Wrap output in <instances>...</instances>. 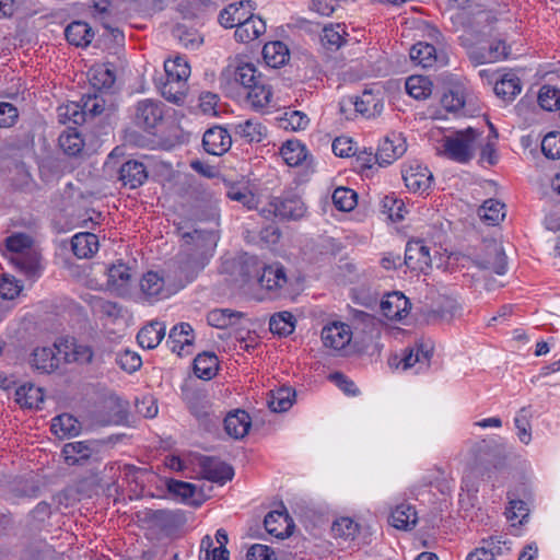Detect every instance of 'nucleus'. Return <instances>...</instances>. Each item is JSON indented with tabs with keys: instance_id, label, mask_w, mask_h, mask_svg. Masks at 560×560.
<instances>
[{
	"instance_id": "27",
	"label": "nucleus",
	"mask_w": 560,
	"mask_h": 560,
	"mask_svg": "<svg viewBox=\"0 0 560 560\" xmlns=\"http://www.w3.org/2000/svg\"><path fill=\"white\" fill-rule=\"evenodd\" d=\"M164 279L155 271L145 272L140 280V292L144 300L152 302L164 293Z\"/></svg>"
},
{
	"instance_id": "18",
	"label": "nucleus",
	"mask_w": 560,
	"mask_h": 560,
	"mask_svg": "<svg viewBox=\"0 0 560 560\" xmlns=\"http://www.w3.org/2000/svg\"><path fill=\"white\" fill-rule=\"evenodd\" d=\"M253 9L250 1L231 3L220 12L219 23L225 28H237Z\"/></svg>"
},
{
	"instance_id": "12",
	"label": "nucleus",
	"mask_w": 560,
	"mask_h": 560,
	"mask_svg": "<svg viewBox=\"0 0 560 560\" xmlns=\"http://www.w3.org/2000/svg\"><path fill=\"white\" fill-rule=\"evenodd\" d=\"M231 145V135L221 126L211 127L203 133L202 147L209 154L222 155L230 150Z\"/></svg>"
},
{
	"instance_id": "48",
	"label": "nucleus",
	"mask_w": 560,
	"mask_h": 560,
	"mask_svg": "<svg viewBox=\"0 0 560 560\" xmlns=\"http://www.w3.org/2000/svg\"><path fill=\"white\" fill-rule=\"evenodd\" d=\"M161 92L165 100L180 105L185 102L187 86L184 82L177 83L175 80L166 78V82L163 84Z\"/></svg>"
},
{
	"instance_id": "31",
	"label": "nucleus",
	"mask_w": 560,
	"mask_h": 560,
	"mask_svg": "<svg viewBox=\"0 0 560 560\" xmlns=\"http://www.w3.org/2000/svg\"><path fill=\"white\" fill-rule=\"evenodd\" d=\"M10 261L28 278L38 275L39 254L34 248L22 254L11 255Z\"/></svg>"
},
{
	"instance_id": "57",
	"label": "nucleus",
	"mask_w": 560,
	"mask_h": 560,
	"mask_svg": "<svg viewBox=\"0 0 560 560\" xmlns=\"http://www.w3.org/2000/svg\"><path fill=\"white\" fill-rule=\"evenodd\" d=\"M352 541L357 540L358 546H365L372 542V536L375 533L373 525L368 521L354 522L352 520Z\"/></svg>"
},
{
	"instance_id": "11",
	"label": "nucleus",
	"mask_w": 560,
	"mask_h": 560,
	"mask_svg": "<svg viewBox=\"0 0 560 560\" xmlns=\"http://www.w3.org/2000/svg\"><path fill=\"white\" fill-rule=\"evenodd\" d=\"M475 262L479 268L494 271L497 275L506 272V256L503 248L495 242L487 244L485 253L478 256Z\"/></svg>"
},
{
	"instance_id": "4",
	"label": "nucleus",
	"mask_w": 560,
	"mask_h": 560,
	"mask_svg": "<svg viewBox=\"0 0 560 560\" xmlns=\"http://www.w3.org/2000/svg\"><path fill=\"white\" fill-rule=\"evenodd\" d=\"M479 132L471 127L457 130L442 139L440 154L460 164H466L475 156V142Z\"/></svg>"
},
{
	"instance_id": "56",
	"label": "nucleus",
	"mask_w": 560,
	"mask_h": 560,
	"mask_svg": "<svg viewBox=\"0 0 560 560\" xmlns=\"http://www.w3.org/2000/svg\"><path fill=\"white\" fill-rule=\"evenodd\" d=\"M345 30L338 24L336 26L324 27L320 40L328 49H338L347 40L343 37Z\"/></svg>"
},
{
	"instance_id": "29",
	"label": "nucleus",
	"mask_w": 560,
	"mask_h": 560,
	"mask_svg": "<svg viewBox=\"0 0 560 560\" xmlns=\"http://www.w3.org/2000/svg\"><path fill=\"white\" fill-rule=\"evenodd\" d=\"M352 171L361 175V177L371 178L377 168L375 167V153L366 148L352 152Z\"/></svg>"
},
{
	"instance_id": "8",
	"label": "nucleus",
	"mask_w": 560,
	"mask_h": 560,
	"mask_svg": "<svg viewBox=\"0 0 560 560\" xmlns=\"http://www.w3.org/2000/svg\"><path fill=\"white\" fill-rule=\"evenodd\" d=\"M198 465L203 478L212 482L223 485L234 476L233 467L215 457L201 455Z\"/></svg>"
},
{
	"instance_id": "36",
	"label": "nucleus",
	"mask_w": 560,
	"mask_h": 560,
	"mask_svg": "<svg viewBox=\"0 0 560 560\" xmlns=\"http://www.w3.org/2000/svg\"><path fill=\"white\" fill-rule=\"evenodd\" d=\"M433 351V346L430 342H417L415 347L407 349L401 359L402 369L407 370L413 366L417 362L422 360L429 362Z\"/></svg>"
},
{
	"instance_id": "35",
	"label": "nucleus",
	"mask_w": 560,
	"mask_h": 560,
	"mask_svg": "<svg viewBox=\"0 0 560 560\" xmlns=\"http://www.w3.org/2000/svg\"><path fill=\"white\" fill-rule=\"evenodd\" d=\"M219 361L214 353L203 352L194 360V372L197 377L211 380L217 375Z\"/></svg>"
},
{
	"instance_id": "19",
	"label": "nucleus",
	"mask_w": 560,
	"mask_h": 560,
	"mask_svg": "<svg viewBox=\"0 0 560 560\" xmlns=\"http://www.w3.org/2000/svg\"><path fill=\"white\" fill-rule=\"evenodd\" d=\"M394 138L386 137L380 144L375 153V162L378 166L389 165L405 153V142L399 137Z\"/></svg>"
},
{
	"instance_id": "6",
	"label": "nucleus",
	"mask_w": 560,
	"mask_h": 560,
	"mask_svg": "<svg viewBox=\"0 0 560 560\" xmlns=\"http://www.w3.org/2000/svg\"><path fill=\"white\" fill-rule=\"evenodd\" d=\"M404 264L411 271L428 273L432 267L430 247L422 240L409 241L405 249Z\"/></svg>"
},
{
	"instance_id": "9",
	"label": "nucleus",
	"mask_w": 560,
	"mask_h": 560,
	"mask_svg": "<svg viewBox=\"0 0 560 560\" xmlns=\"http://www.w3.org/2000/svg\"><path fill=\"white\" fill-rule=\"evenodd\" d=\"M163 104L154 100H142L136 106L135 122L144 130H151L163 118Z\"/></svg>"
},
{
	"instance_id": "22",
	"label": "nucleus",
	"mask_w": 560,
	"mask_h": 560,
	"mask_svg": "<svg viewBox=\"0 0 560 560\" xmlns=\"http://www.w3.org/2000/svg\"><path fill=\"white\" fill-rule=\"evenodd\" d=\"M417 522L416 508L409 503L398 504L389 516V523L397 529L411 530Z\"/></svg>"
},
{
	"instance_id": "7",
	"label": "nucleus",
	"mask_w": 560,
	"mask_h": 560,
	"mask_svg": "<svg viewBox=\"0 0 560 560\" xmlns=\"http://www.w3.org/2000/svg\"><path fill=\"white\" fill-rule=\"evenodd\" d=\"M103 441H78L63 445L61 454L69 466H83L98 453Z\"/></svg>"
},
{
	"instance_id": "55",
	"label": "nucleus",
	"mask_w": 560,
	"mask_h": 560,
	"mask_svg": "<svg viewBox=\"0 0 560 560\" xmlns=\"http://www.w3.org/2000/svg\"><path fill=\"white\" fill-rule=\"evenodd\" d=\"M383 212L387 213L392 221H400L407 212L406 206L401 199L395 196H386L382 201Z\"/></svg>"
},
{
	"instance_id": "23",
	"label": "nucleus",
	"mask_w": 560,
	"mask_h": 560,
	"mask_svg": "<svg viewBox=\"0 0 560 560\" xmlns=\"http://www.w3.org/2000/svg\"><path fill=\"white\" fill-rule=\"evenodd\" d=\"M194 341L192 328L187 323L175 325L170 334L167 343L173 352H177L179 357L183 355L185 347H190Z\"/></svg>"
},
{
	"instance_id": "33",
	"label": "nucleus",
	"mask_w": 560,
	"mask_h": 560,
	"mask_svg": "<svg viewBox=\"0 0 560 560\" xmlns=\"http://www.w3.org/2000/svg\"><path fill=\"white\" fill-rule=\"evenodd\" d=\"M15 401L23 408H39V404L44 401L43 389L33 384L21 385L15 390Z\"/></svg>"
},
{
	"instance_id": "58",
	"label": "nucleus",
	"mask_w": 560,
	"mask_h": 560,
	"mask_svg": "<svg viewBox=\"0 0 560 560\" xmlns=\"http://www.w3.org/2000/svg\"><path fill=\"white\" fill-rule=\"evenodd\" d=\"M32 244L33 240L31 236L23 233H18L5 238L7 248L11 255L22 254L28 249H33Z\"/></svg>"
},
{
	"instance_id": "42",
	"label": "nucleus",
	"mask_w": 560,
	"mask_h": 560,
	"mask_svg": "<svg viewBox=\"0 0 560 560\" xmlns=\"http://www.w3.org/2000/svg\"><path fill=\"white\" fill-rule=\"evenodd\" d=\"M295 328V318L290 312H280L270 317L269 329L272 334L287 337Z\"/></svg>"
},
{
	"instance_id": "61",
	"label": "nucleus",
	"mask_w": 560,
	"mask_h": 560,
	"mask_svg": "<svg viewBox=\"0 0 560 560\" xmlns=\"http://www.w3.org/2000/svg\"><path fill=\"white\" fill-rule=\"evenodd\" d=\"M22 290L20 281L9 275H3L0 278V296L4 300H13Z\"/></svg>"
},
{
	"instance_id": "45",
	"label": "nucleus",
	"mask_w": 560,
	"mask_h": 560,
	"mask_svg": "<svg viewBox=\"0 0 560 560\" xmlns=\"http://www.w3.org/2000/svg\"><path fill=\"white\" fill-rule=\"evenodd\" d=\"M504 205L498 200L489 199L479 208V217L490 225H495L505 217Z\"/></svg>"
},
{
	"instance_id": "21",
	"label": "nucleus",
	"mask_w": 560,
	"mask_h": 560,
	"mask_svg": "<svg viewBox=\"0 0 560 560\" xmlns=\"http://www.w3.org/2000/svg\"><path fill=\"white\" fill-rule=\"evenodd\" d=\"M265 31V22L260 18L254 16L250 12L241 25H237L234 36L240 43H248L258 38Z\"/></svg>"
},
{
	"instance_id": "14",
	"label": "nucleus",
	"mask_w": 560,
	"mask_h": 560,
	"mask_svg": "<svg viewBox=\"0 0 560 560\" xmlns=\"http://www.w3.org/2000/svg\"><path fill=\"white\" fill-rule=\"evenodd\" d=\"M147 179V166L138 160H127L118 168V180L130 189L142 186Z\"/></svg>"
},
{
	"instance_id": "38",
	"label": "nucleus",
	"mask_w": 560,
	"mask_h": 560,
	"mask_svg": "<svg viewBox=\"0 0 560 560\" xmlns=\"http://www.w3.org/2000/svg\"><path fill=\"white\" fill-rule=\"evenodd\" d=\"M521 90V81L513 73L504 74L494 85V93L504 101H512Z\"/></svg>"
},
{
	"instance_id": "39",
	"label": "nucleus",
	"mask_w": 560,
	"mask_h": 560,
	"mask_svg": "<svg viewBox=\"0 0 560 560\" xmlns=\"http://www.w3.org/2000/svg\"><path fill=\"white\" fill-rule=\"evenodd\" d=\"M244 317V313L232 311L230 308L213 310L208 313L207 320L210 326L224 329L234 325L238 319Z\"/></svg>"
},
{
	"instance_id": "26",
	"label": "nucleus",
	"mask_w": 560,
	"mask_h": 560,
	"mask_svg": "<svg viewBox=\"0 0 560 560\" xmlns=\"http://www.w3.org/2000/svg\"><path fill=\"white\" fill-rule=\"evenodd\" d=\"M71 248L78 258H90L98 250V238L94 233H78L71 240Z\"/></svg>"
},
{
	"instance_id": "63",
	"label": "nucleus",
	"mask_w": 560,
	"mask_h": 560,
	"mask_svg": "<svg viewBox=\"0 0 560 560\" xmlns=\"http://www.w3.org/2000/svg\"><path fill=\"white\" fill-rule=\"evenodd\" d=\"M115 74L108 68H100L94 71L90 81L92 85L98 90L109 89L115 83Z\"/></svg>"
},
{
	"instance_id": "17",
	"label": "nucleus",
	"mask_w": 560,
	"mask_h": 560,
	"mask_svg": "<svg viewBox=\"0 0 560 560\" xmlns=\"http://www.w3.org/2000/svg\"><path fill=\"white\" fill-rule=\"evenodd\" d=\"M347 325L334 322L322 329V340L325 347L340 351L350 343V332L346 329Z\"/></svg>"
},
{
	"instance_id": "49",
	"label": "nucleus",
	"mask_w": 560,
	"mask_h": 560,
	"mask_svg": "<svg viewBox=\"0 0 560 560\" xmlns=\"http://www.w3.org/2000/svg\"><path fill=\"white\" fill-rule=\"evenodd\" d=\"M131 280L130 268L122 264L113 265L108 269V283L117 289H126Z\"/></svg>"
},
{
	"instance_id": "40",
	"label": "nucleus",
	"mask_w": 560,
	"mask_h": 560,
	"mask_svg": "<svg viewBox=\"0 0 560 560\" xmlns=\"http://www.w3.org/2000/svg\"><path fill=\"white\" fill-rule=\"evenodd\" d=\"M407 93L416 100H425L432 93V82L423 75H411L406 80Z\"/></svg>"
},
{
	"instance_id": "16",
	"label": "nucleus",
	"mask_w": 560,
	"mask_h": 560,
	"mask_svg": "<svg viewBox=\"0 0 560 560\" xmlns=\"http://www.w3.org/2000/svg\"><path fill=\"white\" fill-rule=\"evenodd\" d=\"M410 302L401 292H392L381 301L383 315L390 320L405 318L410 311Z\"/></svg>"
},
{
	"instance_id": "52",
	"label": "nucleus",
	"mask_w": 560,
	"mask_h": 560,
	"mask_svg": "<svg viewBox=\"0 0 560 560\" xmlns=\"http://www.w3.org/2000/svg\"><path fill=\"white\" fill-rule=\"evenodd\" d=\"M479 547L485 548L488 553H492L493 559H495L497 556H501L504 552H509L511 550V541L501 535L489 536L480 540Z\"/></svg>"
},
{
	"instance_id": "34",
	"label": "nucleus",
	"mask_w": 560,
	"mask_h": 560,
	"mask_svg": "<svg viewBox=\"0 0 560 560\" xmlns=\"http://www.w3.org/2000/svg\"><path fill=\"white\" fill-rule=\"evenodd\" d=\"M262 56L269 67L278 68L289 60V49L282 42H270L265 44Z\"/></svg>"
},
{
	"instance_id": "15",
	"label": "nucleus",
	"mask_w": 560,
	"mask_h": 560,
	"mask_svg": "<svg viewBox=\"0 0 560 560\" xmlns=\"http://www.w3.org/2000/svg\"><path fill=\"white\" fill-rule=\"evenodd\" d=\"M261 288L271 293V298L280 295V291L288 282L285 269L280 264H273L262 268V273L258 278Z\"/></svg>"
},
{
	"instance_id": "54",
	"label": "nucleus",
	"mask_w": 560,
	"mask_h": 560,
	"mask_svg": "<svg viewBox=\"0 0 560 560\" xmlns=\"http://www.w3.org/2000/svg\"><path fill=\"white\" fill-rule=\"evenodd\" d=\"M173 35L186 48H198L202 43V37L196 30L188 28L185 25H177L173 30Z\"/></svg>"
},
{
	"instance_id": "25",
	"label": "nucleus",
	"mask_w": 560,
	"mask_h": 560,
	"mask_svg": "<svg viewBox=\"0 0 560 560\" xmlns=\"http://www.w3.org/2000/svg\"><path fill=\"white\" fill-rule=\"evenodd\" d=\"M272 89L267 84L265 77H262L256 84L250 85L246 92V101L255 110L265 108L271 101Z\"/></svg>"
},
{
	"instance_id": "51",
	"label": "nucleus",
	"mask_w": 560,
	"mask_h": 560,
	"mask_svg": "<svg viewBox=\"0 0 560 560\" xmlns=\"http://www.w3.org/2000/svg\"><path fill=\"white\" fill-rule=\"evenodd\" d=\"M538 104L545 110L560 109V90L544 85L538 93Z\"/></svg>"
},
{
	"instance_id": "30",
	"label": "nucleus",
	"mask_w": 560,
	"mask_h": 560,
	"mask_svg": "<svg viewBox=\"0 0 560 560\" xmlns=\"http://www.w3.org/2000/svg\"><path fill=\"white\" fill-rule=\"evenodd\" d=\"M355 112L365 118L380 116L383 110V103L372 91L365 90L362 96L354 101Z\"/></svg>"
},
{
	"instance_id": "62",
	"label": "nucleus",
	"mask_w": 560,
	"mask_h": 560,
	"mask_svg": "<svg viewBox=\"0 0 560 560\" xmlns=\"http://www.w3.org/2000/svg\"><path fill=\"white\" fill-rule=\"evenodd\" d=\"M69 362L73 361L80 364H88L92 362L93 350L88 345L73 343L70 352L66 353Z\"/></svg>"
},
{
	"instance_id": "28",
	"label": "nucleus",
	"mask_w": 560,
	"mask_h": 560,
	"mask_svg": "<svg viewBox=\"0 0 560 560\" xmlns=\"http://www.w3.org/2000/svg\"><path fill=\"white\" fill-rule=\"evenodd\" d=\"M165 336V325L153 320L142 327L137 335V340L142 348L154 349Z\"/></svg>"
},
{
	"instance_id": "47",
	"label": "nucleus",
	"mask_w": 560,
	"mask_h": 560,
	"mask_svg": "<svg viewBox=\"0 0 560 560\" xmlns=\"http://www.w3.org/2000/svg\"><path fill=\"white\" fill-rule=\"evenodd\" d=\"M262 77L253 63H242L234 70L235 82L240 83L246 92L250 89V85L256 84Z\"/></svg>"
},
{
	"instance_id": "44",
	"label": "nucleus",
	"mask_w": 560,
	"mask_h": 560,
	"mask_svg": "<svg viewBox=\"0 0 560 560\" xmlns=\"http://www.w3.org/2000/svg\"><path fill=\"white\" fill-rule=\"evenodd\" d=\"M164 70L166 78L175 80L177 83H186L190 75V67L188 62L182 57H176L174 60H166L164 62Z\"/></svg>"
},
{
	"instance_id": "5",
	"label": "nucleus",
	"mask_w": 560,
	"mask_h": 560,
	"mask_svg": "<svg viewBox=\"0 0 560 560\" xmlns=\"http://www.w3.org/2000/svg\"><path fill=\"white\" fill-rule=\"evenodd\" d=\"M378 299L380 292L373 275L364 270L358 272L352 279V302L373 310Z\"/></svg>"
},
{
	"instance_id": "32",
	"label": "nucleus",
	"mask_w": 560,
	"mask_h": 560,
	"mask_svg": "<svg viewBox=\"0 0 560 560\" xmlns=\"http://www.w3.org/2000/svg\"><path fill=\"white\" fill-rule=\"evenodd\" d=\"M67 40L74 46H88L94 37V33L88 23L74 21L65 30Z\"/></svg>"
},
{
	"instance_id": "2",
	"label": "nucleus",
	"mask_w": 560,
	"mask_h": 560,
	"mask_svg": "<svg viewBox=\"0 0 560 560\" xmlns=\"http://www.w3.org/2000/svg\"><path fill=\"white\" fill-rule=\"evenodd\" d=\"M468 454L471 470L480 475L503 467L506 460V447L495 439H482L472 443Z\"/></svg>"
},
{
	"instance_id": "13",
	"label": "nucleus",
	"mask_w": 560,
	"mask_h": 560,
	"mask_svg": "<svg viewBox=\"0 0 560 560\" xmlns=\"http://www.w3.org/2000/svg\"><path fill=\"white\" fill-rule=\"evenodd\" d=\"M58 348L37 347L28 359V363L33 370L42 374H50L59 368V358L57 357Z\"/></svg>"
},
{
	"instance_id": "53",
	"label": "nucleus",
	"mask_w": 560,
	"mask_h": 560,
	"mask_svg": "<svg viewBox=\"0 0 560 560\" xmlns=\"http://www.w3.org/2000/svg\"><path fill=\"white\" fill-rule=\"evenodd\" d=\"M58 141L63 152L70 156L78 155L84 145L82 138L75 131L62 132Z\"/></svg>"
},
{
	"instance_id": "10",
	"label": "nucleus",
	"mask_w": 560,
	"mask_h": 560,
	"mask_svg": "<svg viewBox=\"0 0 560 560\" xmlns=\"http://www.w3.org/2000/svg\"><path fill=\"white\" fill-rule=\"evenodd\" d=\"M401 175L406 187L412 192H425L433 180V175L428 167L418 163L405 167Z\"/></svg>"
},
{
	"instance_id": "41",
	"label": "nucleus",
	"mask_w": 560,
	"mask_h": 560,
	"mask_svg": "<svg viewBox=\"0 0 560 560\" xmlns=\"http://www.w3.org/2000/svg\"><path fill=\"white\" fill-rule=\"evenodd\" d=\"M235 133L247 142H260L267 136V129L259 121L247 119L235 126Z\"/></svg>"
},
{
	"instance_id": "3",
	"label": "nucleus",
	"mask_w": 560,
	"mask_h": 560,
	"mask_svg": "<svg viewBox=\"0 0 560 560\" xmlns=\"http://www.w3.org/2000/svg\"><path fill=\"white\" fill-rule=\"evenodd\" d=\"M260 213L266 219H277L280 222L300 221L306 215L307 207L295 191L287 190L272 197L261 208Z\"/></svg>"
},
{
	"instance_id": "64",
	"label": "nucleus",
	"mask_w": 560,
	"mask_h": 560,
	"mask_svg": "<svg viewBox=\"0 0 560 560\" xmlns=\"http://www.w3.org/2000/svg\"><path fill=\"white\" fill-rule=\"evenodd\" d=\"M247 560H276L275 551L266 545H253L247 553Z\"/></svg>"
},
{
	"instance_id": "43",
	"label": "nucleus",
	"mask_w": 560,
	"mask_h": 560,
	"mask_svg": "<svg viewBox=\"0 0 560 560\" xmlns=\"http://www.w3.org/2000/svg\"><path fill=\"white\" fill-rule=\"evenodd\" d=\"M410 58L423 68H428L436 61V49L431 44L420 42L410 48Z\"/></svg>"
},
{
	"instance_id": "20",
	"label": "nucleus",
	"mask_w": 560,
	"mask_h": 560,
	"mask_svg": "<svg viewBox=\"0 0 560 560\" xmlns=\"http://www.w3.org/2000/svg\"><path fill=\"white\" fill-rule=\"evenodd\" d=\"M264 525L270 535L284 538L291 534L290 529L293 527V521L285 510L271 511L265 516Z\"/></svg>"
},
{
	"instance_id": "37",
	"label": "nucleus",
	"mask_w": 560,
	"mask_h": 560,
	"mask_svg": "<svg viewBox=\"0 0 560 560\" xmlns=\"http://www.w3.org/2000/svg\"><path fill=\"white\" fill-rule=\"evenodd\" d=\"M51 432L61 436H77L81 431L79 421L69 413H62L52 419Z\"/></svg>"
},
{
	"instance_id": "1",
	"label": "nucleus",
	"mask_w": 560,
	"mask_h": 560,
	"mask_svg": "<svg viewBox=\"0 0 560 560\" xmlns=\"http://www.w3.org/2000/svg\"><path fill=\"white\" fill-rule=\"evenodd\" d=\"M383 324L371 313L352 310V357L373 358L381 352Z\"/></svg>"
},
{
	"instance_id": "60",
	"label": "nucleus",
	"mask_w": 560,
	"mask_h": 560,
	"mask_svg": "<svg viewBox=\"0 0 560 560\" xmlns=\"http://www.w3.org/2000/svg\"><path fill=\"white\" fill-rule=\"evenodd\" d=\"M541 152L551 160L560 159V133L552 131L546 135L541 141Z\"/></svg>"
},
{
	"instance_id": "46",
	"label": "nucleus",
	"mask_w": 560,
	"mask_h": 560,
	"mask_svg": "<svg viewBox=\"0 0 560 560\" xmlns=\"http://www.w3.org/2000/svg\"><path fill=\"white\" fill-rule=\"evenodd\" d=\"M284 162L289 166L300 165L306 158V149L299 141H287L280 151Z\"/></svg>"
},
{
	"instance_id": "24",
	"label": "nucleus",
	"mask_w": 560,
	"mask_h": 560,
	"mask_svg": "<svg viewBox=\"0 0 560 560\" xmlns=\"http://www.w3.org/2000/svg\"><path fill=\"white\" fill-rule=\"evenodd\" d=\"M249 428L250 417L244 410H235L234 412H230L224 418L225 432L234 439L244 438L247 434Z\"/></svg>"
},
{
	"instance_id": "59",
	"label": "nucleus",
	"mask_w": 560,
	"mask_h": 560,
	"mask_svg": "<svg viewBox=\"0 0 560 560\" xmlns=\"http://www.w3.org/2000/svg\"><path fill=\"white\" fill-rule=\"evenodd\" d=\"M116 363L126 372L133 373L142 365V360L137 352L125 350L117 353Z\"/></svg>"
},
{
	"instance_id": "50",
	"label": "nucleus",
	"mask_w": 560,
	"mask_h": 560,
	"mask_svg": "<svg viewBox=\"0 0 560 560\" xmlns=\"http://www.w3.org/2000/svg\"><path fill=\"white\" fill-rule=\"evenodd\" d=\"M295 393L291 390L289 387H281L275 394H272L271 398L268 400V406L273 412H283L291 408L292 406V396Z\"/></svg>"
}]
</instances>
